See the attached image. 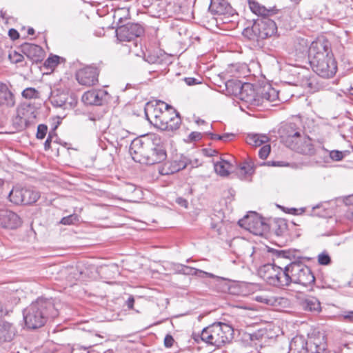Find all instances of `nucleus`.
<instances>
[{"label": "nucleus", "instance_id": "44", "mask_svg": "<svg viewBox=\"0 0 353 353\" xmlns=\"http://www.w3.org/2000/svg\"><path fill=\"white\" fill-rule=\"evenodd\" d=\"M145 61L150 64H155V63H160V58L152 54H148L146 55L144 58Z\"/></svg>", "mask_w": 353, "mask_h": 353}, {"label": "nucleus", "instance_id": "62", "mask_svg": "<svg viewBox=\"0 0 353 353\" xmlns=\"http://www.w3.org/2000/svg\"><path fill=\"white\" fill-rule=\"evenodd\" d=\"M0 17L2 19H6V12L1 10H0Z\"/></svg>", "mask_w": 353, "mask_h": 353}, {"label": "nucleus", "instance_id": "50", "mask_svg": "<svg viewBox=\"0 0 353 353\" xmlns=\"http://www.w3.org/2000/svg\"><path fill=\"white\" fill-rule=\"evenodd\" d=\"M8 35L12 40H16L19 37V32L15 29H10L8 31Z\"/></svg>", "mask_w": 353, "mask_h": 353}, {"label": "nucleus", "instance_id": "19", "mask_svg": "<svg viewBox=\"0 0 353 353\" xmlns=\"http://www.w3.org/2000/svg\"><path fill=\"white\" fill-rule=\"evenodd\" d=\"M248 4L250 9L254 14L262 17L263 18H268L277 12V10L275 7H270L268 8L255 0H248Z\"/></svg>", "mask_w": 353, "mask_h": 353}, {"label": "nucleus", "instance_id": "40", "mask_svg": "<svg viewBox=\"0 0 353 353\" xmlns=\"http://www.w3.org/2000/svg\"><path fill=\"white\" fill-rule=\"evenodd\" d=\"M22 95L26 99H32L37 97L38 92L32 88H28L22 92Z\"/></svg>", "mask_w": 353, "mask_h": 353}, {"label": "nucleus", "instance_id": "27", "mask_svg": "<svg viewBox=\"0 0 353 353\" xmlns=\"http://www.w3.org/2000/svg\"><path fill=\"white\" fill-rule=\"evenodd\" d=\"M243 83L237 79H230L225 82V94L234 96L238 98L241 90H242Z\"/></svg>", "mask_w": 353, "mask_h": 353}, {"label": "nucleus", "instance_id": "12", "mask_svg": "<svg viewBox=\"0 0 353 353\" xmlns=\"http://www.w3.org/2000/svg\"><path fill=\"white\" fill-rule=\"evenodd\" d=\"M98 75L99 72L96 68L88 66L79 70L76 78L80 84L91 86L98 82Z\"/></svg>", "mask_w": 353, "mask_h": 353}, {"label": "nucleus", "instance_id": "39", "mask_svg": "<svg viewBox=\"0 0 353 353\" xmlns=\"http://www.w3.org/2000/svg\"><path fill=\"white\" fill-rule=\"evenodd\" d=\"M318 262L320 265H327L331 263V259L328 254L322 252L318 256Z\"/></svg>", "mask_w": 353, "mask_h": 353}, {"label": "nucleus", "instance_id": "26", "mask_svg": "<svg viewBox=\"0 0 353 353\" xmlns=\"http://www.w3.org/2000/svg\"><path fill=\"white\" fill-rule=\"evenodd\" d=\"M174 112H172V115L169 119V122L166 125L165 123H160V130L163 131H174L179 128L181 123V119L179 116V112H176L175 109H174Z\"/></svg>", "mask_w": 353, "mask_h": 353}, {"label": "nucleus", "instance_id": "7", "mask_svg": "<svg viewBox=\"0 0 353 353\" xmlns=\"http://www.w3.org/2000/svg\"><path fill=\"white\" fill-rule=\"evenodd\" d=\"M286 271L291 283L308 286L313 284L315 277L309 267L301 261H294L286 265Z\"/></svg>", "mask_w": 353, "mask_h": 353}, {"label": "nucleus", "instance_id": "53", "mask_svg": "<svg viewBox=\"0 0 353 353\" xmlns=\"http://www.w3.org/2000/svg\"><path fill=\"white\" fill-rule=\"evenodd\" d=\"M51 141H52V136L50 134L44 143V148L46 150H48L50 149Z\"/></svg>", "mask_w": 353, "mask_h": 353}, {"label": "nucleus", "instance_id": "4", "mask_svg": "<svg viewBox=\"0 0 353 353\" xmlns=\"http://www.w3.org/2000/svg\"><path fill=\"white\" fill-rule=\"evenodd\" d=\"M282 142L289 148L305 155H313L319 153L310 137L296 128L293 123L285 125L281 131Z\"/></svg>", "mask_w": 353, "mask_h": 353}, {"label": "nucleus", "instance_id": "45", "mask_svg": "<svg viewBox=\"0 0 353 353\" xmlns=\"http://www.w3.org/2000/svg\"><path fill=\"white\" fill-rule=\"evenodd\" d=\"M9 58L12 62L17 63L23 61V57L22 54L17 53V52H14L12 54H9Z\"/></svg>", "mask_w": 353, "mask_h": 353}, {"label": "nucleus", "instance_id": "42", "mask_svg": "<svg viewBox=\"0 0 353 353\" xmlns=\"http://www.w3.org/2000/svg\"><path fill=\"white\" fill-rule=\"evenodd\" d=\"M78 220L76 214H71L61 219L60 223L63 225H71Z\"/></svg>", "mask_w": 353, "mask_h": 353}, {"label": "nucleus", "instance_id": "59", "mask_svg": "<svg viewBox=\"0 0 353 353\" xmlns=\"http://www.w3.org/2000/svg\"><path fill=\"white\" fill-rule=\"evenodd\" d=\"M291 210L293 211L294 214H299L302 213L303 212H304L303 208H301L299 210L296 209V208H292Z\"/></svg>", "mask_w": 353, "mask_h": 353}, {"label": "nucleus", "instance_id": "57", "mask_svg": "<svg viewBox=\"0 0 353 353\" xmlns=\"http://www.w3.org/2000/svg\"><path fill=\"white\" fill-rule=\"evenodd\" d=\"M234 135L232 134H224L223 135H221V140L223 141H227L230 137H233Z\"/></svg>", "mask_w": 353, "mask_h": 353}, {"label": "nucleus", "instance_id": "16", "mask_svg": "<svg viewBox=\"0 0 353 353\" xmlns=\"http://www.w3.org/2000/svg\"><path fill=\"white\" fill-rule=\"evenodd\" d=\"M20 217L12 211L7 209L0 210V225L4 228L15 229L20 226Z\"/></svg>", "mask_w": 353, "mask_h": 353}, {"label": "nucleus", "instance_id": "60", "mask_svg": "<svg viewBox=\"0 0 353 353\" xmlns=\"http://www.w3.org/2000/svg\"><path fill=\"white\" fill-rule=\"evenodd\" d=\"M196 123L198 124V125H202V124H204L205 123V121L203 119H197L196 120Z\"/></svg>", "mask_w": 353, "mask_h": 353}, {"label": "nucleus", "instance_id": "22", "mask_svg": "<svg viewBox=\"0 0 353 353\" xmlns=\"http://www.w3.org/2000/svg\"><path fill=\"white\" fill-rule=\"evenodd\" d=\"M300 305L302 309L307 312H319L321 311V303L314 296H307L300 301Z\"/></svg>", "mask_w": 353, "mask_h": 353}, {"label": "nucleus", "instance_id": "58", "mask_svg": "<svg viewBox=\"0 0 353 353\" xmlns=\"http://www.w3.org/2000/svg\"><path fill=\"white\" fill-rule=\"evenodd\" d=\"M22 110H23L22 114L23 116L26 115V113L28 114L30 112L31 114H34V112L32 111V109L30 108H29V107H28L26 108H23Z\"/></svg>", "mask_w": 353, "mask_h": 353}, {"label": "nucleus", "instance_id": "8", "mask_svg": "<svg viewBox=\"0 0 353 353\" xmlns=\"http://www.w3.org/2000/svg\"><path fill=\"white\" fill-rule=\"evenodd\" d=\"M307 345V343L303 337H294L290 343V353H307L308 351L312 353H325L327 347L323 337L315 338L310 343L309 350Z\"/></svg>", "mask_w": 353, "mask_h": 353}, {"label": "nucleus", "instance_id": "43", "mask_svg": "<svg viewBox=\"0 0 353 353\" xmlns=\"http://www.w3.org/2000/svg\"><path fill=\"white\" fill-rule=\"evenodd\" d=\"M270 152V145H263L259 151V156L261 159H265Z\"/></svg>", "mask_w": 353, "mask_h": 353}, {"label": "nucleus", "instance_id": "41", "mask_svg": "<svg viewBox=\"0 0 353 353\" xmlns=\"http://www.w3.org/2000/svg\"><path fill=\"white\" fill-rule=\"evenodd\" d=\"M47 131H48L47 125H46L44 124L39 125L37 127V134H36L37 138L39 139H43L46 137Z\"/></svg>", "mask_w": 353, "mask_h": 353}, {"label": "nucleus", "instance_id": "29", "mask_svg": "<svg viewBox=\"0 0 353 353\" xmlns=\"http://www.w3.org/2000/svg\"><path fill=\"white\" fill-rule=\"evenodd\" d=\"M68 95L61 92L57 94H52L50 98L51 103L54 107L63 108L64 109L70 107V104L67 103Z\"/></svg>", "mask_w": 353, "mask_h": 353}, {"label": "nucleus", "instance_id": "56", "mask_svg": "<svg viewBox=\"0 0 353 353\" xmlns=\"http://www.w3.org/2000/svg\"><path fill=\"white\" fill-rule=\"evenodd\" d=\"M210 136V138L213 140H221V135L214 134V133H208Z\"/></svg>", "mask_w": 353, "mask_h": 353}, {"label": "nucleus", "instance_id": "9", "mask_svg": "<svg viewBox=\"0 0 353 353\" xmlns=\"http://www.w3.org/2000/svg\"><path fill=\"white\" fill-rule=\"evenodd\" d=\"M239 225L254 235L262 236L269 231V225L265 219L257 214L252 212L239 220Z\"/></svg>", "mask_w": 353, "mask_h": 353}, {"label": "nucleus", "instance_id": "34", "mask_svg": "<svg viewBox=\"0 0 353 353\" xmlns=\"http://www.w3.org/2000/svg\"><path fill=\"white\" fill-rule=\"evenodd\" d=\"M60 57L57 55L49 57L44 62V67L48 69H53L59 63Z\"/></svg>", "mask_w": 353, "mask_h": 353}, {"label": "nucleus", "instance_id": "20", "mask_svg": "<svg viewBox=\"0 0 353 353\" xmlns=\"http://www.w3.org/2000/svg\"><path fill=\"white\" fill-rule=\"evenodd\" d=\"M16 334V330L12 323L7 321L0 322V343L11 341Z\"/></svg>", "mask_w": 353, "mask_h": 353}, {"label": "nucleus", "instance_id": "55", "mask_svg": "<svg viewBox=\"0 0 353 353\" xmlns=\"http://www.w3.org/2000/svg\"><path fill=\"white\" fill-rule=\"evenodd\" d=\"M199 274H205V276L210 277V278H215L216 279H220V277L215 276L214 274L212 273H208L202 270L199 271Z\"/></svg>", "mask_w": 353, "mask_h": 353}, {"label": "nucleus", "instance_id": "13", "mask_svg": "<svg viewBox=\"0 0 353 353\" xmlns=\"http://www.w3.org/2000/svg\"><path fill=\"white\" fill-rule=\"evenodd\" d=\"M189 163L188 159L184 156L176 157V159L165 163L160 170L162 175H168L185 169Z\"/></svg>", "mask_w": 353, "mask_h": 353}, {"label": "nucleus", "instance_id": "3", "mask_svg": "<svg viewBox=\"0 0 353 353\" xmlns=\"http://www.w3.org/2000/svg\"><path fill=\"white\" fill-rule=\"evenodd\" d=\"M59 315L52 299L38 298L23 310V319L29 329H37L45 325L48 319Z\"/></svg>", "mask_w": 353, "mask_h": 353}, {"label": "nucleus", "instance_id": "5", "mask_svg": "<svg viewBox=\"0 0 353 353\" xmlns=\"http://www.w3.org/2000/svg\"><path fill=\"white\" fill-rule=\"evenodd\" d=\"M233 334L234 330L230 325L218 322L203 328L201 339L209 345L221 347L232 340Z\"/></svg>", "mask_w": 353, "mask_h": 353}, {"label": "nucleus", "instance_id": "2", "mask_svg": "<svg viewBox=\"0 0 353 353\" xmlns=\"http://www.w3.org/2000/svg\"><path fill=\"white\" fill-rule=\"evenodd\" d=\"M310 62L313 70L323 78H331L336 72L337 65L327 41L312 42L308 50Z\"/></svg>", "mask_w": 353, "mask_h": 353}, {"label": "nucleus", "instance_id": "46", "mask_svg": "<svg viewBox=\"0 0 353 353\" xmlns=\"http://www.w3.org/2000/svg\"><path fill=\"white\" fill-rule=\"evenodd\" d=\"M202 138L201 133L198 132H192L189 135V139L192 141H199Z\"/></svg>", "mask_w": 353, "mask_h": 353}, {"label": "nucleus", "instance_id": "23", "mask_svg": "<svg viewBox=\"0 0 353 353\" xmlns=\"http://www.w3.org/2000/svg\"><path fill=\"white\" fill-rule=\"evenodd\" d=\"M271 285L279 288L290 285L289 275L286 271V266L284 268L279 266L276 268L274 283H271Z\"/></svg>", "mask_w": 353, "mask_h": 353}, {"label": "nucleus", "instance_id": "6", "mask_svg": "<svg viewBox=\"0 0 353 353\" xmlns=\"http://www.w3.org/2000/svg\"><path fill=\"white\" fill-rule=\"evenodd\" d=\"M276 33V23L268 18L254 21L252 26L245 28L242 32L249 40L258 42L274 36Z\"/></svg>", "mask_w": 353, "mask_h": 353}, {"label": "nucleus", "instance_id": "32", "mask_svg": "<svg viewBox=\"0 0 353 353\" xmlns=\"http://www.w3.org/2000/svg\"><path fill=\"white\" fill-rule=\"evenodd\" d=\"M24 188L14 187L10 191L8 197L10 201L15 204H21L23 201Z\"/></svg>", "mask_w": 353, "mask_h": 353}, {"label": "nucleus", "instance_id": "49", "mask_svg": "<svg viewBox=\"0 0 353 353\" xmlns=\"http://www.w3.org/2000/svg\"><path fill=\"white\" fill-rule=\"evenodd\" d=\"M185 82L188 85H193L196 84L200 83V81H198L197 79L193 77H187L184 79Z\"/></svg>", "mask_w": 353, "mask_h": 353}, {"label": "nucleus", "instance_id": "37", "mask_svg": "<svg viewBox=\"0 0 353 353\" xmlns=\"http://www.w3.org/2000/svg\"><path fill=\"white\" fill-rule=\"evenodd\" d=\"M178 267L181 268V274L187 275H197L200 271V270L190 268L183 265H178Z\"/></svg>", "mask_w": 353, "mask_h": 353}, {"label": "nucleus", "instance_id": "64", "mask_svg": "<svg viewBox=\"0 0 353 353\" xmlns=\"http://www.w3.org/2000/svg\"><path fill=\"white\" fill-rule=\"evenodd\" d=\"M3 185V181L0 179V193L1 192L2 186Z\"/></svg>", "mask_w": 353, "mask_h": 353}, {"label": "nucleus", "instance_id": "28", "mask_svg": "<svg viewBox=\"0 0 353 353\" xmlns=\"http://www.w3.org/2000/svg\"><path fill=\"white\" fill-rule=\"evenodd\" d=\"M40 197L39 192L32 189L24 188L23 201L21 204L30 205L35 203Z\"/></svg>", "mask_w": 353, "mask_h": 353}, {"label": "nucleus", "instance_id": "18", "mask_svg": "<svg viewBox=\"0 0 353 353\" xmlns=\"http://www.w3.org/2000/svg\"><path fill=\"white\" fill-rule=\"evenodd\" d=\"M21 48L23 54L34 62H38L43 58V50L38 45L26 43L21 46Z\"/></svg>", "mask_w": 353, "mask_h": 353}, {"label": "nucleus", "instance_id": "52", "mask_svg": "<svg viewBox=\"0 0 353 353\" xmlns=\"http://www.w3.org/2000/svg\"><path fill=\"white\" fill-rule=\"evenodd\" d=\"M343 318L346 321L353 323V311L347 312L343 315Z\"/></svg>", "mask_w": 353, "mask_h": 353}, {"label": "nucleus", "instance_id": "14", "mask_svg": "<svg viewBox=\"0 0 353 353\" xmlns=\"http://www.w3.org/2000/svg\"><path fill=\"white\" fill-rule=\"evenodd\" d=\"M108 97V93L104 90H91L83 94L82 101L86 105H101Z\"/></svg>", "mask_w": 353, "mask_h": 353}, {"label": "nucleus", "instance_id": "36", "mask_svg": "<svg viewBox=\"0 0 353 353\" xmlns=\"http://www.w3.org/2000/svg\"><path fill=\"white\" fill-rule=\"evenodd\" d=\"M253 166L251 162L245 161L239 166L240 174L243 176L251 174Z\"/></svg>", "mask_w": 353, "mask_h": 353}, {"label": "nucleus", "instance_id": "33", "mask_svg": "<svg viewBox=\"0 0 353 353\" xmlns=\"http://www.w3.org/2000/svg\"><path fill=\"white\" fill-rule=\"evenodd\" d=\"M318 152L319 154L323 153V154L325 157H327L329 155V157L334 161H341L343 158V152L338 150H332L331 152H329L328 150L323 148L319 150Z\"/></svg>", "mask_w": 353, "mask_h": 353}, {"label": "nucleus", "instance_id": "30", "mask_svg": "<svg viewBox=\"0 0 353 353\" xmlns=\"http://www.w3.org/2000/svg\"><path fill=\"white\" fill-rule=\"evenodd\" d=\"M269 138L265 134H252L246 138V142L254 147H259L268 141Z\"/></svg>", "mask_w": 353, "mask_h": 353}, {"label": "nucleus", "instance_id": "51", "mask_svg": "<svg viewBox=\"0 0 353 353\" xmlns=\"http://www.w3.org/2000/svg\"><path fill=\"white\" fill-rule=\"evenodd\" d=\"M176 203H178L179 205L182 206V207H184L185 208H188V202L186 199L182 198V197H179L176 199Z\"/></svg>", "mask_w": 353, "mask_h": 353}, {"label": "nucleus", "instance_id": "11", "mask_svg": "<svg viewBox=\"0 0 353 353\" xmlns=\"http://www.w3.org/2000/svg\"><path fill=\"white\" fill-rule=\"evenodd\" d=\"M116 32L120 41H134L143 34L144 28L137 23H129L119 27Z\"/></svg>", "mask_w": 353, "mask_h": 353}, {"label": "nucleus", "instance_id": "31", "mask_svg": "<svg viewBox=\"0 0 353 353\" xmlns=\"http://www.w3.org/2000/svg\"><path fill=\"white\" fill-rule=\"evenodd\" d=\"M214 168L215 172L222 176H228L230 173V169L231 168L230 163L225 160L221 159L214 163Z\"/></svg>", "mask_w": 353, "mask_h": 353}, {"label": "nucleus", "instance_id": "17", "mask_svg": "<svg viewBox=\"0 0 353 353\" xmlns=\"http://www.w3.org/2000/svg\"><path fill=\"white\" fill-rule=\"evenodd\" d=\"M259 106L266 105L267 103H275L272 105H276L277 101H279V92L271 85H265L261 88L259 94Z\"/></svg>", "mask_w": 353, "mask_h": 353}, {"label": "nucleus", "instance_id": "10", "mask_svg": "<svg viewBox=\"0 0 353 353\" xmlns=\"http://www.w3.org/2000/svg\"><path fill=\"white\" fill-rule=\"evenodd\" d=\"M166 110L174 112V108L169 104L161 100L148 102L145 107V114L147 119L155 126V121L160 120Z\"/></svg>", "mask_w": 353, "mask_h": 353}, {"label": "nucleus", "instance_id": "25", "mask_svg": "<svg viewBox=\"0 0 353 353\" xmlns=\"http://www.w3.org/2000/svg\"><path fill=\"white\" fill-rule=\"evenodd\" d=\"M14 99L13 94L10 91L8 86L0 83V105L13 106Z\"/></svg>", "mask_w": 353, "mask_h": 353}, {"label": "nucleus", "instance_id": "15", "mask_svg": "<svg viewBox=\"0 0 353 353\" xmlns=\"http://www.w3.org/2000/svg\"><path fill=\"white\" fill-rule=\"evenodd\" d=\"M259 91L256 92L252 84L245 83L238 98L249 105L259 106Z\"/></svg>", "mask_w": 353, "mask_h": 353}, {"label": "nucleus", "instance_id": "1", "mask_svg": "<svg viewBox=\"0 0 353 353\" xmlns=\"http://www.w3.org/2000/svg\"><path fill=\"white\" fill-rule=\"evenodd\" d=\"M129 152L134 161L148 165L159 163L167 157L165 148L156 134L134 139Z\"/></svg>", "mask_w": 353, "mask_h": 353}, {"label": "nucleus", "instance_id": "48", "mask_svg": "<svg viewBox=\"0 0 353 353\" xmlns=\"http://www.w3.org/2000/svg\"><path fill=\"white\" fill-rule=\"evenodd\" d=\"M346 116L347 118L353 121V101L350 102L346 110Z\"/></svg>", "mask_w": 353, "mask_h": 353}, {"label": "nucleus", "instance_id": "24", "mask_svg": "<svg viewBox=\"0 0 353 353\" xmlns=\"http://www.w3.org/2000/svg\"><path fill=\"white\" fill-rule=\"evenodd\" d=\"M277 265L274 264H265L261 267L259 273L263 280L271 285V283H274L276 268H277Z\"/></svg>", "mask_w": 353, "mask_h": 353}, {"label": "nucleus", "instance_id": "47", "mask_svg": "<svg viewBox=\"0 0 353 353\" xmlns=\"http://www.w3.org/2000/svg\"><path fill=\"white\" fill-rule=\"evenodd\" d=\"M174 343V339L171 335H166L164 339V345L167 347H170L172 346Z\"/></svg>", "mask_w": 353, "mask_h": 353}, {"label": "nucleus", "instance_id": "35", "mask_svg": "<svg viewBox=\"0 0 353 353\" xmlns=\"http://www.w3.org/2000/svg\"><path fill=\"white\" fill-rule=\"evenodd\" d=\"M256 300L270 305H275L277 303V299L274 296H257Z\"/></svg>", "mask_w": 353, "mask_h": 353}, {"label": "nucleus", "instance_id": "63", "mask_svg": "<svg viewBox=\"0 0 353 353\" xmlns=\"http://www.w3.org/2000/svg\"><path fill=\"white\" fill-rule=\"evenodd\" d=\"M128 12V10H124V9L119 10L116 12L115 16H116V15H119V12Z\"/></svg>", "mask_w": 353, "mask_h": 353}, {"label": "nucleus", "instance_id": "21", "mask_svg": "<svg viewBox=\"0 0 353 353\" xmlns=\"http://www.w3.org/2000/svg\"><path fill=\"white\" fill-rule=\"evenodd\" d=\"M230 6L225 0H211L209 11L213 14H225L229 12Z\"/></svg>", "mask_w": 353, "mask_h": 353}, {"label": "nucleus", "instance_id": "54", "mask_svg": "<svg viewBox=\"0 0 353 353\" xmlns=\"http://www.w3.org/2000/svg\"><path fill=\"white\" fill-rule=\"evenodd\" d=\"M134 303V299L132 296H130L126 301L128 308L132 309Z\"/></svg>", "mask_w": 353, "mask_h": 353}, {"label": "nucleus", "instance_id": "61", "mask_svg": "<svg viewBox=\"0 0 353 353\" xmlns=\"http://www.w3.org/2000/svg\"><path fill=\"white\" fill-rule=\"evenodd\" d=\"M34 33V30L32 28H29L28 30V34L30 35H32Z\"/></svg>", "mask_w": 353, "mask_h": 353}, {"label": "nucleus", "instance_id": "38", "mask_svg": "<svg viewBox=\"0 0 353 353\" xmlns=\"http://www.w3.org/2000/svg\"><path fill=\"white\" fill-rule=\"evenodd\" d=\"M172 114H173L171 110H166L161 116V118H160V120L159 119V121H155V127L160 129V123H165V125L168 123L169 119H170Z\"/></svg>", "mask_w": 353, "mask_h": 353}]
</instances>
